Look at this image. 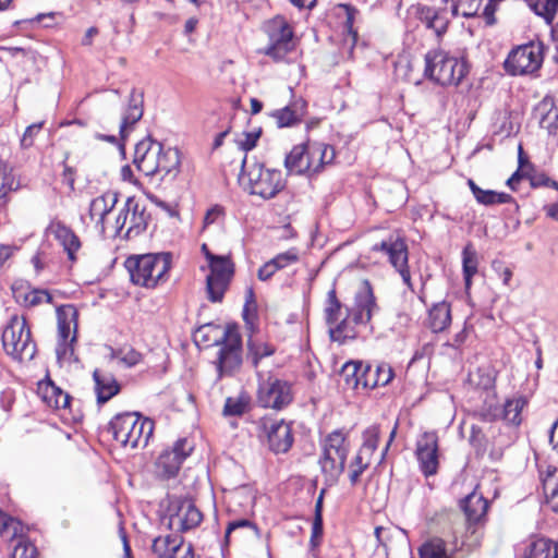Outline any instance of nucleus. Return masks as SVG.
<instances>
[{
	"instance_id": "1",
	"label": "nucleus",
	"mask_w": 558,
	"mask_h": 558,
	"mask_svg": "<svg viewBox=\"0 0 558 558\" xmlns=\"http://www.w3.org/2000/svg\"><path fill=\"white\" fill-rule=\"evenodd\" d=\"M241 158V172L239 183L251 194L265 199L272 198L284 187V179L279 170L265 169L263 165L254 162L248 165L246 154L256 147L257 142H238Z\"/></svg>"
},
{
	"instance_id": "2",
	"label": "nucleus",
	"mask_w": 558,
	"mask_h": 558,
	"mask_svg": "<svg viewBox=\"0 0 558 558\" xmlns=\"http://www.w3.org/2000/svg\"><path fill=\"white\" fill-rule=\"evenodd\" d=\"M172 258L171 252L130 255L124 267L133 284L155 289L169 280Z\"/></svg>"
},
{
	"instance_id": "3",
	"label": "nucleus",
	"mask_w": 558,
	"mask_h": 558,
	"mask_svg": "<svg viewBox=\"0 0 558 558\" xmlns=\"http://www.w3.org/2000/svg\"><path fill=\"white\" fill-rule=\"evenodd\" d=\"M469 66L463 58L435 49L425 54L424 75L441 86H457L465 77Z\"/></svg>"
},
{
	"instance_id": "4",
	"label": "nucleus",
	"mask_w": 558,
	"mask_h": 558,
	"mask_svg": "<svg viewBox=\"0 0 558 558\" xmlns=\"http://www.w3.org/2000/svg\"><path fill=\"white\" fill-rule=\"evenodd\" d=\"M322 453L318 460L325 483L336 484L344 472L347 458L350 452L348 435L342 429L329 433L320 442Z\"/></svg>"
},
{
	"instance_id": "5",
	"label": "nucleus",
	"mask_w": 558,
	"mask_h": 558,
	"mask_svg": "<svg viewBox=\"0 0 558 558\" xmlns=\"http://www.w3.org/2000/svg\"><path fill=\"white\" fill-rule=\"evenodd\" d=\"M154 430V422L136 413L117 414L109 423V432L122 447H145Z\"/></svg>"
},
{
	"instance_id": "6",
	"label": "nucleus",
	"mask_w": 558,
	"mask_h": 558,
	"mask_svg": "<svg viewBox=\"0 0 558 558\" xmlns=\"http://www.w3.org/2000/svg\"><path fill=\"white\" fill-rule=\"evenodd\" d=\"M1 340L5 353L14 360L31 361L36 354V343L24 317H11L2 331Z\"/></svg>"
},
{
	"instance_id": "7",
	"label": "nucleus",
	"mask_w": 558,
	"mask_h": 558,
	"mask_svg": "<svg viewBox=\"0 0 558 558\" xmlns=\"http://www.w3.org/2000/svg\"><path fill=\"white\" fill-rule=\"evenodd\" d=\"M151 220V215L135 196H129L116 218V235L131 240L143 234Z\"/></svg>"
},
{
	"instance_id": "8",
	"label": "nucleus",
	"mask_w": 558,
	"mask_h": 558,
	"mask_svg": "<svg viewBox=\"0 0 558 558\" xmlns=\"http://www.w3.org/2000/svg\"><path fill=\"white\" fill-rule=\"evenodd\" d=\"M242 353V337L238 326L227 325L225 327V340L220 343L215 362L219 378L231 376L241 368Z\"/></svg>"
},
{
	"instance_id": "9",
	"label": "nucleus",
	"mask_w": 558,
	"mask_h": 558,
	"mask_svg": "<svg viewBox=\"0 0 558 558\" xmlns=\"http://www.w3.org/2000/svg\"><path fill=\"white\" fill-rule=\"evenodd\" d=\"M372 251L381 252L391 267L400 275L408 289L414 292L409 267V248L404 238L399 234H390L380 243L374 244Z\"/></svg>"
},
{
	"instance_id": "10",
	"label": "nucleus",
	"mask_w": 558,
	"mask_h": 558,
	"mask_svg": "<svg viewBox=\"0 0 558 558\" xmlns=\"http://www.w3.org/2000/svg\"><path fill=\"white\" fill-rule=\"evenodd\" d=\"M209 274L206 276L207 299L213 303L223 300L225 293L234 276L235 266L230 255H221L208 264Z\"/></svg>"
},
{
	"instance_id": "11",
	"label": "nucleus",
	"mask_w": 558,
	"mask_h": 558,
	"mask_svg": "<svg viewBox=\"0 0 558 558\" xmlns=\"http://www.w3.org/2000/svg\"><path fill=\"white\" fill-rule=\"evenodd\" d=\"M544 48L541 41H531L512 49L505 61V69L511 75L531 74L543 63Z\"/></svg>"
},
{
	"instance_id": "12",
	"label": "nucleus",
	"mask_w": 558,
	"mask_h": 558,
	"mask_svg": "<svg viewBox=\"0 0 558 558\" xmlns=\"http://www.w3.org/2000/svg\"><path fill=\"white\" fill-rule=\"evenodd\" d=\"M78 312L72 304L57 307L58 342L56 355L64 360L74 353L73 342L76 341Z\"/></svg>"
},
{
	"instance_id": "13",
	"label": "nucleus",
	"mask_w": 558,
	"mask_h": 558,
	"mask_svg": "<svg viewBox=\"0 0 558 558\" xmlns=\"http://www.w3.org/2000/svg\"><path fill=\"white\" fill-rule=\"evenodd\" d=\"M265 33L268 36L269 45L266 54L275 59H282L294 48L293 29L288 21L277 15L267 21L264 25Z\"/></svg>"
},
{
	"instance_id": "14",
	"label": "nucleus",
	"mask_w": 558,
	"mask_h": 558,
	"mask_svg": "<svg viewBox=\"0 0 558 558\" xmlns=\"http://www.w3.org/2000/svg\"><path fill=\"white\" fill-rule=\"evenodd\" d=\"M293 400L292 386L289 381L269 376L259 383L257 402L266 409L282 410Z\"/></svg>"
},
{
	"instance_id": "15",
	"label": "nucleus",
	"mask_w": 558,
	"mask_h": 558,
	"mask_svg": "<svg viewBox=\"0 0 558 558\" xmlns=\"http://www.w3.org/2000/svg\"><path fill=\"white\" fill-rule=\"evenodd\" d=\"M376 299L368 282L365 287L355 293L354 303L345 308V314L351 317L353 323L363 329L365 333H372V317L377 311Z\"/></svg>"
},
{
	"instance_id": "16",
	"label": "nucleus",
	"mask_w": 558,
	"mask_h": 558,
	"mask_svg": "<svg viewBox=\"0 0 558 558\" xmlns=\"http://www.w3.org/2000/svg\"><path fill=\"white\" fill-rule=\"evenodd\" d=\"M259 427L267 438L270 451L278 454L290 450L294 441L291 423L263 417Z\"/></svg>"
},
{
	"instance_id": "17",
	"label": "nucleus",
	"mask_w": 558,
	"mask_h": 558,
	"mask_svg": "<svg viewBox=\"0 0 558 558\" xmlns=\"http://www.w3.org/2000/svg\"><path fill=\"white\" fill-rule=\"evenodd\" d=\"M415 457L421 472L426 476L435 475L439 466V446L436 432H424L415 444Z\"/></svg>"
},
{
	"instance_id": "18",
	"label": "nucleus",
	"mask_w": 558,
	"mask_h": 558,
	"mask_svg": "<svg viewBox=\"0 0 558 558\" xmlns=\"http://www.w3.org/2000/svg\"><path fill=\"white\" fill-rule=\"evenodd\" d=\"M452 15L483 16L488 25L495 23L496 0H450Z\"/></svg>"
},
{
	"instance_id": "19",
	"label": "nucleus",
	"mask_w": 558,
	"mask_h": 558,
	"mask_svg": "<svg viewBox=\"0 0 558 558\" xmlns=\"http://www.w3.org/2000/svg\"><path fill=\"white\" fill-rule=\"evenodd\" d=\"M143 112V93L133 88L130 94L129 105L122 113L119 125V140H126L132 134L133 130L142 119Z\"/></svg>"
},
{
	"instance_id": "20",
	"label": "nucleus",
	"mask_w": 558,
	"mask_h": 558,
	"mask_svg": "<svg viewBox=\"0 0 558 558\" xmlns=\"http://www.w3.org/2000/svg\"><path fill=\"white\" fill-rule=\"evenodd\" d=\"M46 231L54 236L62 245L69 260L76 262V252L81 248L80 238L75 232L60 220H52Z\"/></svg>"
},
{
	"instance_id": "21",
	"label": "nucleus",
	"mask_w": 558,
	"mask_h": 558,
	"mask_svg": "<svg viewBox=\"0 0 558 558\" xmlns=\"http://www.w3.org/2000/svg\"><path fill=\"white\" fill-rule=\"evenodd\" d=\"M393 376V369L388 363L380 362L375 366L363 363V389L384 387L392 380Z\"/></svg>"
},
{
	"instance_id": "22",
	"label": "nucleus",
	"mask_w": 558,
	"mask_h": 558,
	"mask_svg": "<svg viewBox=\"0 0 558 558\" xmlns=\"http://www.w3.org/2000/svg\"><path fill=\"white\" fill-rule=\"evenodd\" d=\"M37 393L47 407L53 410L66 409L72 399L50 379L38 383Z\"/></svg>"
},
{
	"instance_id": "23",
	"label": "nucleus",
	"mask_w": 558,
	"mask_h": 558,
	"mask_svg": "<svg viewBox=\"0 0 558 558\" xmlns=\"http://www.w3.org/2000/svg\"><path fill=\"white\" fill-rule=\"evenodd\" d=\"M306 154L311 162V173L318 172L325 165L331 163L336 158L335 147L326 142H304Z\"/></svg>"
},
{
	"instance_id": "24",
	"label": "nucleus",
	"mask_w": 558,
	"mask_h": 558,
	"mask_svg": "<svg viewBox=\"0 0 558 558\" xmlns=\"http://www.w3.org/2000/svg\"><path fill=\"white\" fill-rule=\"evenodd\" d=\"M488 506V500L475 490L461 501V508L469 524L482 523L486 518Z\"/></svg>"
},
{
	"instance_id": "25",
	"label": "nucleus",
	"mask_w": 558,
	"mask_h": 558,
	"mask_svg": "<svg viewBox=\"0 0 558 558\" xmlns=\"http://www.w3.org/2000/svg\"><path fill=\"white\" fill-rule=\"evenodd\" d=\"M93 379L95 381V393L98 405L105 404L121 390L120 384L111 373H101L95 369Z\"/></svg>"
},
{
	"instance_id": "26",
	"label": "nucleus",
	"mask_w": 558,
	"mask_h": 558,
	"mask_svg": "<svg viewBox=\"0 0 558 558\" xmlns=\"http://www.w3.org/2000/svg\"><path fill=\"white\" fill-rule=\"evenodd\" d=\"M177 518L180 521V531L187 532L196 529L203 521L202 511L192 499L177 501Z\"/></svg>"
},
{
	"instance_id": "27",
	"label": "nucleus",
	"mask_w": 558,
	"mask_h": 558,
	"mask_svg": "<svg viewBox=\"0 0 558 558\" xmlns=\"http://www.w3.org/2000/svg\"><path fill=\"white\" fill-rule=\"evenodd\" d=\"M542 129L547 130L549 135L556 134L558 130V108L551 97L543 98L534 109Z\"/></svg>"
},
{
	"instance_id": "28",
	"label": "nucleus",
	"mask_w": 558,
	"mask_h": 558,
	"mask_svg": "<svg viewBox=\"0 0 558 558\" xmlns=\"http://www.w3.org/2000/svg\"><path fill=\"white\" fill-rule=\"evenodd\" d=\"M225 340V328L213 323H206L193 332V341L198 348L220 345Z\"/></svg>"
},
{
	"instance_id": "29",
	"label": "nucleus",
	"mask_w": 558,
	"mask_h": 558,
	"mask_svg": "<svg viewBox=\"0 0 558 558\" xmlns=\"http://www.w3.org/2000/svg\"><path fill=\"white\" fill-rule=\"evenodd\" d=\"M119 201V193L108 191L95 197L89 205V215L94 219L98 217L97 223L105 228V219L112 211Z\"/></svg>"
},
{
	"instance_id": "30",
	"label": "nucleus",
	"mask_w": 558,
	"mask_h": 558,
	"mask_svg": "<svg viewBox=\"0 0 558 558\" xmlns=\"http://www.w3.org/2000/svg\"><path fill=\"white\" fill-rule=\"evenodd\" d=\"M527 404V400L522 395L513 396L505 401L498 414L494 418H501L509 425L519 426L522 422V410Z\"/></svg>"
},
{
	"instance_id": "31",
	"label": "nucleus",
	"mask_w": 558,
	"mask_h": 558,
	"mask_svg": "<svg viewBox=\"0 0 558 558\" xmlns=\"http://www.w3.org/2000/svg\"><path fill=\"white\" fill-rule=\"evenodd\" d=\"M428 327L433 332H441L451 324V307L446 301L435 303L428 311Z\"/></svg>"
},
{
	"instance_id": "32",
	"label": "nucleus",
	"mask_w": 558,
	"mask_h": 558,
	"mask_svg": "<svg viewBox=\"0 0 558 558\" xmlns=\"http://www.w3.org/2000/svg\"><path fill=\"white\" fill-rule=\"evenodd\" d=\"M328 332L330 339L340 344L348 340H353L362 333H365L363 329L355 325L351 317H349L347 314L336 325L329 328Z\"/></svg>"
},
{
	"instance_id": "33",
	"label": "nucleus",
	"mask_w": 558,
	"mask_h": 558,
	"mask_svg": "<svg viewBox=\"0 0 558 558\" xmlns=\"http://www.w3.org/2000/svg\"><path fill=\"white\" fill-rule=\"evenodd\" d=\"M522 558H558V543L546 537L532 539Z\"/></svg>"
},
{
	"instance_id": "34",
	"label": "nucleus",
	"mask_w": 558,
	"mask_h": 558,
	"mask_svg": "<svg viewBox=\"0 0 558 558\" xmlns=\"http://www.w3.org/2000/svg\"><path fill=\"white\" fill-rule=\"evenodd\" d=\"M154 146L157 148L156 154H160L163 148L162 142H136L134 146L133 163L137 170L146 177L153 175V168L145 167L144 161H148V159H150Z\"/></svg>"
},
{
	"instance_id": "35",
	"label": "nucleus",
	"mask_w": 558,
	"mask_h": 558,
	"mask_svg": "<svg viewBox=\"0 0 558 558\" xmlns=\"http://www.w3.org/2000/svg\"><path fill=\"white\" fill-rule=\"evenodd\" d=\"M284 163L290 172L296 174L311 173V162L308 161L304 142L292 148L286 157Z\"/></svg>"
},
{
	"instance_id": "36",
	"label": "nucleus",
	"mask_w": 558,
	"mask_h": 558,
	"mask_svg": "<svg viewBox=\"0 0 558 558\" xmlns=\"http://www.w3.org/2000/svg\"><path fill=\"white\" fill-rule=\"evenodd\" d=\"M305 113V102H295L271 113L278 128H290L299 123Z\"/></svg>"
},
{
	"instance_id": "37",
	"label": "nucleus",
	"mask_w": 558,
	"mask_h": 558,
	"mask_svg": "<svg viewBox=\"0 0 558 558\" xmlns=\"http://www.w3.org/2000/svg\"><path fill=\"white\" fill-rule=\"evenodd\" d=\"M421 20L425 23L426 27L433 29L438 37L446 33L449 24L445 10H436L429 7H425L421 10Z\"/></svg>"
},
{
	"instance_id": "38",
	"label": "nucleus",
	"mask_w": 558,
	"mask_h": 558,
	"mask_svg": "<svg viewBox=\"0 0 558 558\" xmlns=\"http://www.w3.org/2000/svg\"><path fill=\"white\" fill-rule=\"evenodd\" d=\"M478 271V255L474 245L469 242L462 250V274L465 290L472 286V279Z\"/></svg>"
},
{
	"instance_id": "39",
	"label": "nucleus",
	"mask_w": 558,
	"mask_h": 558,
	"mask_svg": "<svg viewBox=\"0 0 558 558\" xmlns=\"http://www.w3.org/2000/svg\"><path fill=\"white\" fill-rule=\"evenodd\" d=\"M20 187V181L13 173V168L0 158V206L8 203V195Z\"/></svg>"
},
{
	"instance_id": "40",
	"label": "nucleus",
	"mask_w": 558,
	"mask_h": 558,
	"mask_svg": "<svg viewBox=\"0 0 558 558\" xmlns=\"http://www.w3.org/2000/svg\"><path fill=\"white\" fill-rule=\"evenodd\" d=\"M363 362L349 361L340 371V377L343 379L347 388L357 390L363 389Z\"/></svg>"
},
{
	"instance_id": "41",
	"label": "nucleus",
	"mask_w": 558,
	"mask_h": 558,
	"mask_svg": "<svg viewBox=\"0 0 558 558\" xmlns=\"http://www.w3.org/2000/svg\"><path fill=\"white\" fill-rule=\"evenodd\" d=\"M520 125L514 123L507 112H498L493 123V134L500 140H507L515 136Z\"/></svg>"
},
{
	"instance_id": "42",
	"label": "nucleus",
	"mask_w": 558,
	"mask_h": 558,
	"mask_svg": "<svg viewBox=\"0 0 558 558\" xmlns=\"http://www.w3.org/2000/svg\"><path fill=\"white\" fill-rule=\"evenodd\" d=\"M155 474L159 480L174 476V447H168L160 452L155 462Z\"/></svg>"
},
{
	"instance_id": "43",
	"label": "nucleus",
	"mask_w": 558,
	"mask_h": 558,
	"mask_svg": "<svg viewBox=\"0 0 558 558\" xmlns=\"http://www.w3.org/2000/svg\"><path fill=\"white\" fill-rule=\"evenodd\" d=\"M324 314L328 329L344 317L342 312V303L337 298L336 289H331L327 294Z\"/></svg>"
},
{
	"instance_id": "44",
	"label": "nucleus",
	"mask_w": 558,
	"mask_h": 558,
	"mask_svg": "<svg viewBox=\"0 0 558 558\" xmlns=\"http://www.w3.org/2000/svg\"><path fill=\"white\" fill-rule=\"evenodd\" d=\"M418 555L421 558H451L446 542L440 537H432L424 542L418 548Z\"/></svg>"
},
{
	"instance_id": "45",
	"label": "nucleus",
	"mask_w": 558,
	"mask_h": 558,
	"mask_svg": "<svg viewBox=\"0 0 558 558\" xmlns=\"http://www.w3.org/2000/svg\"><path fill=\"white\" fill-rule=\"evenodd\" d=\"M543 493L546 498V502L550 506V508L558 512V472L554 470L553 472H548L547 475L543 478Z\"/></svg>"
},
{
	"instance_id": "46",
	"label": "nucleus",
	"mask_w": 558,
	"mask_h": 558,
	"mask_svg": "<svg viewBox=\"0 0 558 558\" xmlns=\"http://www.w3.org/2000/svg\"><path fill=\"white\" fill-rule=\"evenodd\" d=\"M151 553L156 558H174V537L171 533L153 539Z\"/></svg>"
},
{
	"instance_id": "47",
	"label": "nucleus",
	"mask_w": 558,
	"mask_h": 558,
	"mask_svg": "<svg viewBox=\"0 0 558 558\" xmlns=\"http://www.w3.org/2000/svg\"><path fill=\"white\" fill-rule=\"evenodd\" d=\"M174 500L168 494L166 498L161 499L158 509L156 511L159 526L165 527L166 531L172 530V524L174 520V509H173Z\"/></svg>"
},
{
	"instance_id": "48",
	"label": "nucleus",
	"mask_w": 558,
	"mask_h": 558,
	"mask_svg": "<svg viewBox=\"0 0 558 558\" xmlns=\"http://www.w3.org/2000/svg\"><path fill=\"white\" fill-rule=\"evenodd\" d=\"M275 351V347L267 342H259L252 339L247 341V356L252 360L255 367H257L262 359L272 355Z\"/></svg>"
},
{
	"instance_id": "49",
	"label": "nucleus",
	"mask_w": 558,
	"mask_h": 558,
	"mask_svg": "<svg viewBox=\"0 0 558 558\" xmlns=\"http://www.w3.org/2000/svg\"><path fill=\"white\" fill-rule=\"evenodd\" d=\"M22 522L0 511V535L14 539L22 536Z\"/></svg>"
},
{
	"instance_id": "50",
	"label": "nucleus",
	"mask_w": 558,
	"mask_h": 558,
	"mask_svg": "<svg viewBox=\"0 0 558 558\" xmlns=\"http://www.w3.org/2000/svg\"><path fill=\"white\" fill-rule=\"evenodd\" d=\"M535 14L550 22L558 10V0H525Z\"/></svg>"
},
{
	"instance_id": "51",
	"label": "nucleus",
	"mask_w": 558,
	"mask_h": 558,
	"mask_svg": "<svg viewBox=\"0 0 558 558\" xmlns=\"http://www.w3.org/2000/svg\"><path fill=\"white\" fill-rule=\"evenodd\" d=\"M371 456L366 454L365 452H362V450L359 449L356 452L354 459L352 460L350 464V473L349 478L350 483L354 486L360 480V476L363 474V472L371 464Z\"/></svg>"
},
{
	"instance_id": "52",
	"label": "nucleus",
	"mask_w": 558,
	"mask_h": 558,
	"mask_svg": "<svg viewBox=\"0 0 558 558\" xmlns=\"http://www.w3.org/2000/svg\"><path fill=\"white\" fill-rule=\"evenodd\" d=\"M363 444L360 448L362 452L366 454L373 456L374 451L377 449L378 439H379V428L377 426L368 427L363 434Z\"/></svg>"
},
{
	"instance_id": "53",
	"label": "nucleus",
	"mask_w": 558,
	"mask_h": 558,
	"mask_svg": "<svg viewBox=\"0 0 558 558\" xmlns=\"http://www.w3.org/2000/svg\"><path fill=\"white\" fill-rule=\"evenodd\" d=\"M247 407V401L243 397L226 399L223 407V415L226 416H240L242 415Z\"/></svg>"
},
{
	"instance_id": "54",
	"label": "nucleus",
	"mask_w": 558,
	"mask_h": 558,
	"mask_svg": "<svg viewBox=\"0 0 558 558\" xmlns=\"http://www.w3.org/2000/svg\"><path fill=\"white\" fill-rule=\"evenodd\" d=\"M278 269H283L292 264H295L300 259V251L296 247H291L290 250L276 255L271 258Z\"/></svg>"
},
{
	"instance_id": "55",
	"label": "nucleus",
	"mask_w": 558,
	"mask_h": 558,
	"mask_svg": "<svg viewBox=\"0 0 558 558\" xmlns=\"http://www.w3.org/2000/svg\"><path fill=\"white\" fill-rule=\"evenodd\" d=\"M37 547L34 544L21 538L15 545L11 558H37Z\"/></svg>"
},
{
	"instance_id": "56",
	"label": "nucleus",
	"mask_w": 558,
	"mask_h": 558,
	"mask_svg": "<svg viewBox=\"0 0 558 558\" xmlns=\"http://www.w3.org/2000/svg\"><path fill=\"white\" fill-rule=\"evenodd\" d=\"M68 159H69V154L65 153L64 158L62 160V166H63L62 183L66 184L69 186L70 191L72 192L75 189L74 184H75L76 170L66 163Z\"/></svg>"
},
{
	"instance_id": "57",
	"label": "nucleus",
	"mask_w": 558,
	"mask_h": 558,
	"mask_svg": "<svg viewBox=\"0 0 558 558\" xmlns=\"http://www.w3.org/2000/svg\"><path fill=\"white\" fill-rule=\"evenodd\" d=\"M225 208L220 205H215L206 211L204 217V227L217 223L225 218Z\"/></svg>"
},
{
	"instance_id": "58",
	"label": "nucleus",
	"mask_w": 558,
	"mask_h": 558,
	"mask_svg": "<svg viewBox=\"0 0 558 558\" xmlns=\"http://www.w3.org/2000/svg\"><path fill=\"white\" fill-rule=\"evenodd\" d=\"M194 450V442L187 438L177 440V464Z\"/></svg>"
},
{
	"instance_id": "59",
	"label": "nucleus",
	"mask_w": 558,
	"mask_h": 558,
	"mask_svg": "<svg viewBox=\"0 0 558 558\" xmlns=\"http://www.w3.org/2000/svg\"><path fill=\"white\" fill-rule=\"evenodd\" d=\"M142 360V354L133 348L123 349L121 363L128 367L137 365Z\"/></svg>"
},
{
	"instance_id": "60",
	"label": "nucleus",
	"mask_w": 558,
	"mask_h": 558,
	"mask_svg": "<svg viewBox=\"0 0 558 558\" xmlns=\"http://www.w3.org/2000/svg\"><path fill=\"white\" fill-rule=\"evenodd\" d=\"M278 270L279 269L274 263V260L270 259L258 269L257 277L262 281H266L270 279Z\"/></svg>"
},
{
	"instance_id": "61",
	"label": "nucleus",
	"mask_w": 558,
	"mask_h": 558,
	"mask_svg": "<svg viewBox=\"0 0 558 558\" xmlns=\"http://www.w3.org/2000/svg\"><path fill=\"white\" fill-rule=\"evenodd\" d=\"M44 301V289H33L24 298L26 306H37Z\"/></svg>"
},
{
	"instance_id": "62",
	"label": "nucleus",
	"mask_w": 558,
	"mask_h": 558,
	"mask_svg": "<svg viewBox=\"0 0 558 558\" xmlns=\"http://www.w3.org/2000/svg\"><path fill=\"white\" fill-rule=\"evenodd\" d=\"M240 527H250L256 532L258 531V527L256 526V524L247 519L235 520L228 524V526L226 529V538L229 537V535L232 531L240 529Z\"/></svg>"
},
{
	"instance_id": "63",
	"label": "nucleus",
	"mask_w": 558,
	"mask_h": 558,
	"mask_svg": "<svg viewBox=\"0 0 558 558\" xmlns=\"http://www.w3.org/2000/svg\"><path fill=\"white\" fill-rule=\"evenodd\" d=\"M496 192L492 190H478L475 199L483 205H494L495 204Z\"/></svg>"
},
{
	"instance_id": "64",
	"label": "nucleus",
	"mask_w": 558,
	"mask_h": 558,
	"mask_svg": "<svg viewBox=\"0 0 558 558\" xmlns=\"http://www.w3.org/2000/svg\"><path fill=\"white\" fill-rule=\"evenodd\" d=\"M19 247L15 245L0 244V268L4 266Z\"/></svg>"
}]
</instances>
